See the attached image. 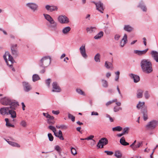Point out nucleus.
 <instances>
[{
	"label": "nucleus",
	"instance_id": "20",
	"mask_svg": "<svg viewBox=\"0 0 158 158\" xmlns=\"http://www.w3.org/2000/svg\"><path fill=\"white\" fill-rule=\"evenodd\" d=\"M148 50V48L142 51L135 50L134 51V53L139 56H142L145 54Z\"/></svg>",
	"mask_w": 158,
	"mask_h": 158
},
{
	"label": "nucleus",
	"instance_id": "37",
	"mask_svg": "<svg viewBox=\"0 0 158 158\" xmlns=\"http://www.w3.org/2000/svg\"><path fill=\"white\" fill-rule=\"evenodd\" d=\"M115 77L114 78V80L116 81H118L120 75V72L119 71H118L115 73Z\"/></svg>",
	"mask_w": 158,
	"mask_h": 158
},
{
	"label": "nucleus",
	"instance_id": "48",
	"mask_svg": "<svg viewBox=\"0 0 158 158\" xmlns=\"http://www.w3.org/2000/svg\"><path fill=\"white\" fill-rule=\"evenodd\" d=\"M68 118L69 119H71L73 122H74L75 121V117L70 113L68 114Z\"/></svg>",
	"mask_w": 158,
	"mask_h": 158
},
{
	"label": "nucleus",
	"instance_id": "50",
	"mask_svg": "<svg viewBox=\"0 0 158 158\" xmlns=\"http://www.w3.org/2000/svg\"><path fill=\"white\" fill-rule=\"evenodd\" d=\"M48 128H49L50 129L52 130L53 132H54V133H56V128L54 127L53 126L50 125L48 127Z\"/></svg>",
	"mask_w": 158,
	"mask_h": 158
},
{
	"label": "nucleus",
	"instance_id": "27",
	"mask_svg": "<svg viewBox=\"0 0 158 158\" xmlns=\"http://www.w3.org/2000/svg\"><path fill=\"white\" fill-rule=\"evenodd\" d=\"M71 29V28L70 27L68 26L65 27L62 29V32L64 35L67 34L70 31Z\"/></svg>",
	"mask_w": 158,
	"mask_h": 158
},
{
	"label": "nucleus",
	"instance_id": "7",
	"mask_svg": "<svg viewBox=\"0 0 158 158\" xmlns=\"http://www.w3.org/2000/svg\"><path fill=\"white\" fill-rule=\"evenodd\" d=\"M58 20L61 24H67L69 22V18L65 15H60L58 17Z\"/></svg>",
	"mask_w": 158,
	"mask_h": 158
},
{
	"label": "nucleus",
	"instance_id": "47",
	"mask_svg": "<svg viewBox=\"0 0 158 158\" xmlns=\"http://www.w3.org/2000/svg\"><path fill=\"white\" fill-rule=\"evenodd\" d=\"M122 108L121 107L115 106L114 108V112H116L120 110H122Z\"/></svg>",
	"mask_w": 158,
	"mask_h": 158
},
{
	"label": "nucleus",
	"instance_id": "62",
	"mask_svg": "<svg viewBox=\"0 0 158 158\" xmlns=\"http://www.w3.org/2000/svg\"><path fill=\"white\" fill-rule=\"evenodd\" d=\"M99 115L98 113L95 111H93L91 113V115H96L98 116Z\"/></svg>",
	"mask_w": 158,
	"mask_h": 158
},
{
	"label": "nucleus",
	"instance_id": "35",
	"mask_svg": "<svg viewBox=\"0 0 158 158\" xmlns=\"http://www.w3.org/2000/svg\"><path fill=\"white\" fill-rule=\"evenodd\" d=\"M101 81L103 87L107 88L108 87V85L107 81L104 79H102Z\"/></svg>",
	"mask_w": 158,
	"mask_h": 158
},
{
	"label": "nucleus",
	"instance_id": "30",
	"mask_svg": "<svg viewBox=\"0 0 158 158\" xmlns=\"http://www.w3.org/2000/svg\"><path fill=\"white\" fill-rule=\"evenodd\" d=\"M103 35V32L101 31L94 36V38L95 40H98L100 39L102 37Z\"/></svg>",
	"mask_w": 158,
	"mask_h": 158
},
{
	"label": "nucleus",
	"instance_id": "24",
	"mask_svg": "<svg viewBox=\"0 0 158 158\" xmlns=\"http://www.w3.org/2000/svg\"><path fill=\"white\" fill-rule=\"evenodd\" d=\"M57 23L52 25H48V27L51 30L55 32H58L57 31Z\"/></svg>",
	"mask_w": 158,
	"mask_h": 158
},
{
	"label": "nucleus",
	"instance_id": "28",
	"mask_svg": "<svg viewBox=\"0 0 158 158\" xmlns=\"http://www.w3.org/2000/svg\"><path fill=\"white\" fill-rule=\"evenodd\" d=\"M143 90L141 89H139L137 90V98H141L143 97Z\"/></svg>",
	"mask_w": 158,
	"mask_h": 158
},
{
	"label": "nucleus",
	"instance_id": "22",
	"mask_svg": "<svg viewBox=\"0 0 158 158\" xmlns=\"http://www.w3.org/2000/svg\"><path fill=\"white\" fill-rule=\"evenodd\" d=\"M16 107H15V109H13L12 108H10L9 110L8 114L11 115V117L13 118H15L16 117V112L14 110H15Z\"/></svg>",
	"mask_w": 158,
	"mask_h": 158
},
{
	"label": "nucleus",
	"instance_id": "13",
	"mask_svg": "<svg viewBox=\"0 0 158 158\" xmlns=\"http://www.w3.org/2000/svg\"><path fill=\"white\" fill-rule=\"evenodd\" d=\"M79 50L82 56L85 59H86L88 56L86 52L85 45L82 44Z\"/></svg>",
	"mask_w": 158,
	"mask_h": 158
},
{
	"label": "nucleus",
	"instance_id": "56",
	"mask_svg": "<svg viewBox=\"0 0 158 158\" xmlns=\"http://www.w3.org/2000/svg\"><path fill=\"white\" fill-rule=\"evenodd\" d=\"M104 152L106 153L107 155H111L113 154V153L112 152L109 151H104Z\"/></svg>",
	"mask_w": 158,
	"mask_h": 158
},
{
	"label": "nucleus",
	"instance_id": "14",
	"mask_svg": "<svg viewBox=\"0 0 158 158\" xmlns=\"http://www.w3.org/2000/svg\"><path fill=\"white\" fill-rule=\"evenodd\" d=\"M22 85L23 90L26 92H28L32 89L31 85L27 82H23Z\"/></svg>",
	"mask_w": 158,
	"mask_h": 158
},
{
	"label": "nucleus",
	"instance_id": "51",
	"mask_svg": "<svg viewBox=\"0 0 158 158\" xmlns=\"http://www.w3.org/2000/svg\"><path fill=\"white\" fill-rule=\"evenodd\" d=\"M51 81V80L50 78H48L45 81V83L48 87H50Z\"/></svg>",
	"mask_w": 158,
	"mask_h": 158
},
{
	"label": "nucleus",
	"instance_id": "32",
	"mask_svg": "<svg viewBox=\"0 0 158 158\" xmlns=\"http://www.w3.org/2000/svg\"><path fill=\"white\" fill-rule=\"evenodd\" d=\"M40 79V77L39 75L37 74H34L32 76V81L35 82Z\"/></svg>",
	"mask_w": 158,
	"mask_h": 158
},
{
	"label": "nucleus",
	"instance_id": "11",
	"mask_svg": "<svg viewBox=\"0 0 158 158\" xmlns=\"http://www.w3.org/2000/svg\"><path fill=\"white\" fill-rule=\"evenodd\" d=\"M43 15L45 19L49 23V24L48 25H52L56 24L57 23L49 15L44 14Z\"/></svg>",
	"mask_w": 158,
	"mask_h": 158
},
{
	"label": "nucleus",
	"instance_id": "15",
	"mask_svg": "<svg viewBox=\"0 0 158 158\" xmlns=\"http://www.w3.org/2000/svg\"><path fill=\"white\" fill-rule=\"evenodd\" d=\"M52 92H60L61 91V88L58 85L57 83L56 82H53L52 84Z\"/></svg>",
	"mask_w": 158,
	"mask_h": 158
},
{
	"label": "nucleus",
	"instance_id": "58",
	"mask_svg": "<svg viewBox=\"0 0 158 158\" xmlns=\"http://www.w3.org/2000/svg\"><path fill=\"white\" fill-rule=\"evenodd\" d=\"M120 36L118 34H116L115 35L114 39L116 40H118L119 39Z\"/></svg>",
	"mask_w": 158,
	"mask_h": 158
},
{
	"label": "nucleus",
	"instance_id": "2",
	"mask_svg": "<svg viewBox=\"0 0 158 158\" xmlns=\"http://www.w3.org/2000/svg\"><path fill=\"white\" fill-rule=\"evenodd\" d=\"M1 103L4 105H9L10 108H12L14 109L15 107L19 106L18 102L14 100H12L8 97H5L1 99L0 101Z\"/></svg>",
	"mask_w": 158,
	"mask_h": 158
},
{
	"label": "nucleus",
	"instance_id": "31",
	"mask_svg": "<svg viewBox=\"0 0 158 158\" xmlns=\"http://www.w3.org/2000/svg\"><path fill=\"white\" fill-rule=\"evenodd\" d=\"M96 28L95 27H87L86 30L87 32L91 33L93 32H94Z\"/></svg>",
	"mask_w": 158,
	"mask_h": 158
},
{
	"label": "nucleus",
	"instance_id": "10",
	"mask_svg": "<svg viewBox=\"0 0 158 158\" xmlns=\"http://www.w3.org/2000/svg\"><path fill=\"white\" fill-rule=\"evenodd\" d=\"M108 143V140L106 138H101L99 141L97 146L99 148H103L104 145Z\"/></svg>",
	"mask_w": 158,
	"mask_h": 158
},
{
	"label": "nucleus",
	"instance_id": "59",
	"mask_svg": "<svg viewBox=\"0 0 158 158\" xmlns=\"http://www.w3.org/2000/svg\"><path fill=\"white\" fill-rule=\"evenodd\" d=\"M52 113L55 115H58L60 113V111L59 110H54L52 111Z\"/></svg>",
	"mask_w": 158,
	"mask_h": 158
},
{
	"label": "nucleus",
	"instance_id": "19",
	"mask_svg": "<svg viewBox=\"0 0 158 158\" xmlns=\"http://www.w3.org/2000/svg\"><path fill=\"white\" fill-rule=\"evenodd\" d=\"M151 54L153 59L157 62H158V52L156 51H152Z\"/></svg>",
	"mask_w": 158,
	"mask_h": 158
},
{
	"label": "nucleus",
	"instance_id": "1",
	"mask_svg": "<svg viewBox=\"0 0 158 158\" xmlns=\"http://www.w3.org/2000/svg\"><path fill=\"white\" fill-rule=\"evenodd\" d=\"M140 66L142 71L145 73L149 74L153 71L152 63L148 60H142L140 63Z\"/></svg>",
	"mask_w": 158,
	"mask_h": 158
},
{
	"label": "nucleus",
	"instance_id": "26",
	"mask_svg": "<svg viewBox=\"0 0 158 158\" xmlns=\"http://www.w3.org/2000/svg\"><path fill=\"white\" fill-rule=\"evenodd\" d=\"M123 29L128 32H131L133 30V28L130 25H124Z\"/></svg>",
	"mask_w": 158,
	"mask_h": 158
},
{
	"label": "nucleus",
	"instance_id": "25",
	"mask_svg": "<svg viewBox=\"0 0 158 158\" xmlns=\"http://www.w3.org/2000/svg\"><path fill=\"white\" fill-rule=\"evenodd\" d=\"M142 113L143 114L144 120L146 121L148 119L147 109L145 108L143 109L142 110Z\"/></svg>",
	"mask_w": 158,
	"mask_h": 158
},
{
	"label": "nucleus",
	"instance_id": "64",
	"mask_svg": "<svg viewBox=\"0 0 158 158\" xmlns=\"http://www.w3.org/2000/svg\"><path fill=\"white\" fill-rule=\"evenodd\" d=\"M62 156V154L61 152H59V155L57 156H55V158H61Z\"/></svg>",
	"mask_w": 158,
	"mask_h": 158
},
{
	"label": "nucleus",
	"instance_id": "54",
	"mask_svg": "<svg viewBox=\"0 0 158 158\" xmlns=\"http://www.w3.org/2000/svg\"><path fill=\"white\" fill-rule=\"evenodd\" d=\"M10 145H11L14 147H19L20 145L16 143H15L14 142H12L11 143H10Z\"/></svg>",
	"mask_w": 158,
	"mask_h": 158
},
{
	"label": "nucleus",
	"instance_id": "3",
	"mask_svg": "<svg viewBox=\"0 0 158 158\" xmlns=\"http://www.w3.org/2000/svg\"><path fill=\"white\" fill-rule=\"evenodd\" d=\"M4 60H5L7 65L12 69V70L13 71H15V69L13 67V64L15 62L14 60L13 57L8 52H5V53L3 56Z\"/></svg>",
	"mask_w": 158,
	"mask_h": 158
},
{
	"label": "nucleus",
	"instance_id": "49",
	"mask_svg": "<svg viewBox=\"0 0 158 158\" xmlns=\"http://www.w3.org/2000/svg\"><path fill=\"white\" fill-rule=\"evenodd\" d=\"M20 125L23 127H25L27 126V123L25 121L23 120L20 122Z\"/></svg>",
	"mask_w": 158,
	"mask_h": 158
},
{
	"label": "nucleus",
	"instance_id": "12",
	"mask_svg": "<svg viewBox=\"0 0 158 158\" xmlns=\"http://www.w3.org/2000/svg\"><path fill=\"white\" fill-rule=\"evenodd\" d=\"M26 6L33 12L37 10L38 9V6L35 3H26Z\"/></svg>",
	"mask_w": 158,
	"mask_h": 158
},
{
	"label": "nucleus",
	"instance_id": "29",
	"mask_svg": "<svg viewBox=\"0 0 158 158\" xmlns=\"http://www.w3.org/2000/svg\"><path fill=\"white\" fill-rule=\"evenodd\" d=\"M120 143L122 145L127 146L129 145V143L126 141L125 138L123 137L120 140Z\"/></svg>",
	"mask_w": 158,
	"mask_h": 158
},
{
	"label": "nucleus",
	"instance_id": "55",
	"mask_svg": "<svg viewBox=\"0 0 158 158\" xmlns=\"http://www.w3.org/2000/svg\"><path fill=\"white\" fill-rule=\"evenodd\" d=\"M55 149L59 153V152H60V147L58 145H56L55 147Z\"/></svg>",
	"mask_w": 158,
	"mask_h": 158
},
{
	"label": "nucleus",
	"instance_id": "53",
	"mask_svg": "<svg viewBox=\"0 0 158 158\" xmlns=\"http://www.w3.org/2000/svg\"><path fill=\"white\" fill-rule=\"evenodd\" d=\"M48 135L49 140L51 141H52L53 139V137L51 133H48Z\"/></svg>",
	"mask_w": 158,
	"mask_h": 158
},
{
	"label": "nucleus",
	"instance_id": "40",
	"mask_svg": "<svg viewBox=\"0 0 158 158\" xmlns=\"http://www.w3.org/2000/svg\"><path fill=\"white\" fill-rule=\"evenodd\" d=\"M117 101V99H114L112 101H110L108 102L106 104V106H108L109 105L111 104L112 103L114 102H116Z\"/></svg>",
	"mask_w": 158,
	"mask_h": 158
},
{
	"label": "nucleus",
	"instance_id": "42",
	"mask_svg": "<svg viewBox=\"0 0 158 158\" xmlns=\"http://www.w3.org/2000/svg\"><path fill=\"white\" fill-rule=\"evenodd\" d=\"M54 135L56 137H57L59 138V139L61 140H63L64 138L62 135H59L57 133H54Z\"/></svg>",
	"mask_w": 158,
	"mask_h": 158
},
{
	"label": "nucleus",
	"instance_id": "46",
	"mask_svg": "<svg viewBox=\"0 0 158 158\" xmlns=\"http://www.w3.org/2000/svg\"><path fill=\"white\" fill-rule=\"evenodd\" d=\"M129 130V128L128 127H126L123 129V134L124 135L126 134H127Z\"/></svg>",
	"mask_w": 158,
	"mask_h": 158
},
{
	"label": "nucleus",
	"instance_id": "17",
	"mask_svg": "<svg viewBox=\"0 0 158 158\" xmlns=\"http://www.w3.org/2000/svg\"><path fill=\"white\" fill-rule=\"evenodd\" d=\"M96 9L101 13H103V11L104 9L103 6V4L100 1L98 2V4L96 6Z\"/></svg>",
	"mask_w": 158,
	"mask_h": 158
},
{
	"label": "nucleus",
	"instance_id": "18",
	"mask_svg": "<svg viewBox=\"0 0 158 158\" xmlns=\"http://www.w3.org/2000/svg\"><path fill=\"white\" fill-rule=\"evenodd\" d=\"M127 35L126 34H124L123 39L120 42V46L121 47H123L125 44L127 43Z\"/></svg>",
	"mask_w": 158,
	"mask_h": 158
},
{
	"label": "nucleus",
	"instance_id": "38",
	"mask_svg": "<svg viewBox=\"0 0 158 158\" xmlns=\"http://www.w3.org/2000/svg\"><path fill=\"white\" fill-rule=\"evenodd\" d=\"M112 65V64L111 63L107 61L105 62V66L107 69H110Z\"/></svg>",
	"mask_w": 158,
	"mask_h": 158
},
{
	"label": "nucleus",
	"instance_id": "23",
	"mask_svg": "<svg viewBox=\"0 0 158 158\" xmlns=\"http://www.w3.org/2000/svg\"><path fill=\"white\" fill-rule=\"evenodd\" d=\"M54 118L53 116L50 115L47 120L48 123L49 124H54L55 123V121L54 120Z\"/></svg>",
	"mask_w": 158,
	"mask_h": 158
},
{
	"label": "nucleus",
	"instance_id": "61",
	"mask_svg": "<svg viewBox=\"0 0 158 158\" xmlns=\"http://www.w3.org/2000/svg\"><path fill=\"white\" fill-rule=\"evenodd\" d=\"M6 125L8 127H14V125L11 124L9 122L8 123L7 122V123H6Z\"/></svg>",
	"mask_w": 158,
	"mask_h": 158
},
{
	"label": "nucleus",
	"instance_id": "6",
	"mask_svg": "<svg viewBox=\"0 0 158 158\" xmlns=\"http://www.w3.org/2000/svg\"><path fill=\"white\" fill-rule=\"evenodd\" d=\"M143 142L142 141H137L135 140L133 143L130 145L132 150L134 151L136 150L139 148L141 147L143 145Z\"/></svg>",
	"mask_w": 158,
	"mask_h": 158
},
{
	"label": "nucleus",
	"instance_id": "33",
	"mask_svg": "<svg viewBox=\"0 0 158 158\" xmlns=\"http://www.w3.org/2000/svg\"><path fill=\"white\" fill-rule=\"evenodd\" d=\"M100 54L98 53H97L94 57V60L96 62H100Z\"/></svg>",
	"mask_w": 158,
	"mask_h": 158
},
{
	"label": "nucleus",
	"instance_id": "9",
	"mask_svg": "<svg viewBox=\"0 0 158 158\" xmlns=\"http://www.w3.org/2000/svg\"><path fill=\"white\" fill-rule=\"evenodd\" d=\"M17 46V44H11V54L14 57H16L19 54Z\"/></svg>",
	"mask_w": 158,
	"mask_h": 158
},
{
	"label": "nucleus",
	"instance_id": "57",
	"mask_svg": "<svg viewBox=\"0 0 158 158\" xmlns=\"http://www.w3.org/2000/svg\"><path fill=\"white\" fill-rule=\"evenodd\" d=\"M51 6H50L49 5H46L45 6V8L47 10L50 11V10H51Z\"/></svg>",
	"mask_w": 158,
	"mask_h": 158
},
{
	"label": "nucleus",
	"instance_id": "8",
	"mask_svg": "<svg viewBox=\"0 0 158 158\" xmlns=\"http://www.w3.org/2000/svg\"><path fill=\"white\" fill-rule=\"evenodd\" d=\"M137 7L140 8L143 12H146L147 11V6L145 2L143 0H141L139 2L137 5Z\"/></svg>",
	"mask_w": 158,
	"mask_h": 158
},
{
	"label": "nucleus",
	"instance_id": "5",
	"mask_svg": "<svg viewBox=\"0 0 158 158\" xmlns=\"http://www.w3.org/2000/svg\"><path fill=\"white\" fill-rule=\"evenodd\" d=\"M157 124V122L155 120H152L148 122L145 126L147 130L152 131L156 128Z\"/></svg>",
	"mask_w": 158,
	"mask_h": 158
},
{
	"label": "nucleus",
	"instance_id": "21",
	"mask_svg": "<svg viewBox=\"0 0 158 158\" xmlns=\"http://www.w3.org/2000/svg\"><path fill=\"white\" fill-rule=\"evenodd\" d=\"M129 76L131 78L133 79L135 83H137L140 80L139 76L137 75L131 73L129 74Z\"/></svg>",
	"mask_w": 158,
	"mask_h": 158
},
{
	"label": "nucleus",
	"instance_id": "45",
	"mask_svg": "<svg viewBox=\"0 0 158 158\" xmlns=\"http://www.w3.org/2000/svg\"><path fill=\"white\" fill-rule=\"evenodd\" d=\"M144 95L146 99H148L150 97V95L148 91H146L144 93Z\"/></svg>",
	"mask_w": 158,
	"mask_h": 158
},
{
	"label": "nucleus",
	"instance_id": "4",
	"mask_svg": "<svg viewBox=\"0 0 158 158\" xmlns=\"http://www.w3.org/2000/svg\"><path fill=\"white\" fill-rule=\"evenodd\" d=\"M51 61V58L49 56H44L39 61V65L41 67L46 68L50 64Z\"/></svg>",
	"mask_w": 158,
	"mask_h": 158
},
{
	"label": "nucleus",
	"instance_id": "52",
	"mask_svg": "<svg viewBox=\"0 0 158 158\" xmlns=\"http://www.w3.org/2000/svg\"><path fill=\"white\" fill-rule=\"evenodd\" d=\"M71 153L73 155H75L77 153L76 150L73 147L71 148Z\"/></svg>",
	"mask_w": 158,
	"mask_h": 158
},
{
	"label": "nucleus",
	"instance_id": "63",
	"mask_svg": "<svg viewBox=\"0 0 158 158\" xmlns=\"http://www.w3.org/2000/svg\"><path fill=\"white\" fill-rule=\"evenodd\" d=\"M43 114L44 117H46L47 118L49 117L50 115L48 114V113H43Z\"/></svg>",
	"mask_w": 158,
	"mask_h": 158
},
{
	"label": "nucleus",
	"instance_id": "36",
	"mask_svg": "<svg viewBox=\"0 0 158 158\" xmlns=\"http://www.w3.org/2000/svg\"><path fill=\"white\" fill-rule=\"evenodd\" d=\"M112 131H120L123 130V128L120 126H118L112 128Z\"/></svg>",
	"mask_w": 158,
	"mask_h": 158
},
{
	"label": "nucleus",
	"instance_id": "16",
	"mask_svg": "<svg viewBox=\"0 0 158 158\" xmlns=\"http://www.w3.org/2000/svg\"><path fill=\"white\" fill-rule=\"evenodd\" d=\"M10 108L8 107H5L2 108L0 109V113L2 115L5 114H8L9 110Z\"/></svg>",
	"mask_w": 158,
	"mask_h": 158
},
{
	"label": "nucleus",
	"instance_id": "34",
	"mask_svg": "<svg viewBox=\"0 0 158 158\" xmlns=\"http://www.w3.org/2000/svg\"><path fill=\"white\" fill-rule=\"evenodd\" d=\"M76 92L79 94L85 96V94L84 91L80 89L77 88L76 89Z\"/></svg>",
	"mask_w": 158,
	"mask_h": 158
},
{
	"label": "nucleus",
	"instance_id": "43",
	"mask_svg": "<svg viewBox=\"0 0 158 158\" xmlns=\"http://www.w3.org/2000/svg\"><path fill=\"white\" fill-rule=\"evenodd\" d=\"M51 10L50 12H52L54 11H57L58 10V8L57 6L53 5L51 6Z\"/></svg>",
	"mask_w": 158,
	"mask_h": 158
},
{
	"label": "nucleus",
	"instance_id": "39",
	"mask_svg": "<svg viewBox=\"0 0 158 158\" xmlns=\"http://www.w3.org/2000/svg\"><path fill=\"white\" fill-rule=\"evenodd\" d=\"M144 105V102H139L138 104L136 106V107L137 109H139L142 108L143 107V106Z\"/></svg>",
	"mask_w": 158,
	"mask_h": 158
},
{
	"label": "nucleus",
	"instance_id": "44",
	"mask_svg": "<svg viewBox=\"0 0 158 158\" xmlns=\"http://www.w3.org/2000/svg\"><path fill=\"white\" fill-rule=\"evenodd\" d=\"M94 137V136L93 135H90L88 137L85 138V139L87 140H92L93 141V144H94L95 143V141L94 140L92 139Z\"/></svg>",
	"mask_w": 158,
	"mask_h": 158
},
{
	"label": "nucleus",
	"instance_id": "41",
	"mask_svg": "<svg viewBox=\"0 0 158 158\" xmlns=\"http://www.w3.org/2000/svg\"><path fill=\"white\" fill-rule=\"evenodd\" d=\"M115 156L118 158H120L122 157V154L120 151H118L115 152Z\"/></svg>",
	"mask_w": 158,
	"mask_h": 158
},
{
	"label": "nucleus",
	"instance_id": "60",
	"mask_svg": "<svg viewBox=\"0 0 158 158\" xmlns=\"http://www.w3.org/2000/svg\"><path fill=\"white\" fill-rule=\"evenodd\" d=\"M61 129L62 130H65L67 128V127L65 125H60Z\"/></svg>",
	"mask_w": 158,
	"mask_h": 158
}]
</instances>
